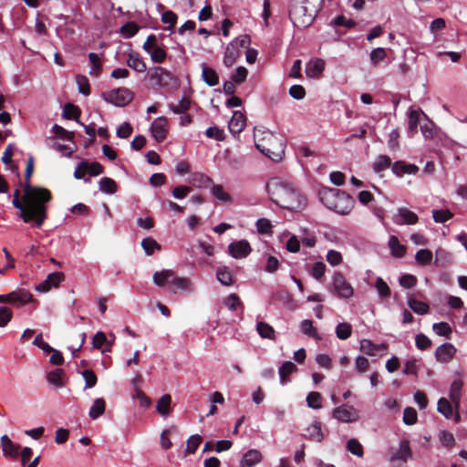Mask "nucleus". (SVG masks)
Returning a JSON list of instances; mask_svg holds the SVG:
<instances>
[{"instance_id":"1","label":"nucleus","mask_w":467,"mask_h":467,"mask_svg":"<svg viewBox=\"0 0 467 467\" xmlns=\"http://www.w3.org/2000/svg\"><path fill=\"white\" fill-rule=\"evenodd\" d=\"M271 200L283 209L299 211L306 205V197L292 183L273 179L267 184Z\"/></svg>"},{"instance_id":"2","label":"nucleus","mask_w":467,"mask_h":467,"mask_svg":"<svg viewBox=\"0 0 467 467\" xmlns=\"http://www.w3.org/2000/svg\"><path fill=\"white\" fill-rule=\"evenodd\" d=\"M20 194V190L16 189L12 201L14 207L20 211V218L26 223L33 222L36 227L40 228L47 218V203L51 200H46V197L41 194H36V197L26 199V192L22 198Z\"/></svg>"},{"instance_id":"3","label":"nucleus","mask_w":467,"mask_h":467,"mask_svg":"<svg viewBox=\"0 0 467 467\" xmlns=\"http://www.w3.org/2000/svg\"><path fill=\"white\" fill-rule=\"evenodd\" d=\"M256 149L272 161H278L285 153L283 140L270 130H254Z\"/></svg>"},{"instance_id":"4","label":"nucleus","mask_w":467,"mask_h":467,"mask_svg":"<svg viewBox=\"0 0 467 467\" xmlns=\"http://www.w3.org/2000/svg\"><path fill=\"white\" fill-rule=\"evenodd\" d=\"M319 197L324 205L339 214H348L354 206V199L338 189L325 188L319 192Z\"/></svg>"},{"instance_id":"5","label":"nucleus","mask_w":467,"mask_h":467,"mask_svg":"<svg viewBox=\"0 0 467 467\" xmlns=\"http://www.w3.org/2000/svg\"><path fill=\"white\" fill-rule=\"evenodd\" d=\"M307 4L308 0H289V17L298 28H306L314 21L316 11L310 9Z\"/></svg>"},{"instance_id":"6","label":"nucleus","mask_w":467,"mask_h":467,"mask_svg":"<svg viewBox=\"0 0 467 467\" xmlns=\"http://www.w3.org/2000/svg\"><path fill=\"white\" fill-rule=\"evenodd\" d=\"M34 171V159L30 156L26 162V167L25 171V184H24V192H26V199H32L36 197V194H41L43 197H46V200H52L51 192L44 187L40 186H32L30 182V178Z\"/></svg>"},{"instance_id":"7","label":"nucleus","mask_w":467,"mask_h":467,"mask_svg":"<svg viewBox=\"0 0 467 467\" xmlns=\"http://www.w3.org/2000/svg\"><path fill=\"white\" fill-rule=\"evenodd\" d=\"M103 99L117 107H124L133 99V92L127 88H119L102 94Z\"/></svg>"},{"instance_id":"8","label":"nucleus","mask_w":467,"mask_h":467,"mask_svg":"<svg viewBox=\"0 0 467 467\" xmlns=\"http://www.w3.org/2000/svg\"><path fill=\"white\" fill-rule=\"evenodd\" d=\"M36 302L33 294L25 288L15 290L7 295H0V303L24 306Z\"/></svg>"},{"instance_id":"9","label":"nucleus","mask_w":467,"mask_h":467,"mask_svg":"<svg viewBox=\"0 0 467 467\" xmlns=\"http://www.w3.org/2000/svg\"><path fill=\"white\" fill-rule=\"evenodd\" d=\"M333 289L340 298H350L354 294L352 285L346 280L344 275L336 272L333 275Z\"/></svg>"},{"instance_id":"10","label":"nucleus","mask_w":467,"mask_h":467,"mask_svg":"<svg viewBox=\"0 0 467 467\" xmlns=\"http://www.w3.org/2000/svg\"><path fill=\"white\" fill-rule=\"evenodd\" d=\"M150 79L155 81V84L159 87H169L172 82H176V78L166 68L161 67H156L150 73Z\"/></svg>"},{"instance_id":"11","label":"nucleus","mask_w":467,"mask_h":467,"mask_svg":"<svg viewBox=\"0 0 467 467\" xmlns=\"http://www.w3.org/2000/svg\"><path fill=\"white\" fill-rule=\"evenodd\" d=\"M252 252V247L247 240L232 242L228 245V253L235 259L247 257Z\"/></svg>"},{"instance_id":"12","label":"nucleus","mask_w":467,"mask_h":467,"mask_svg":"<svg viewBox=\"0 0 467 467\" xmlns=\"http://www.w3.org/2000/svg\"><path fill=\"white\" fill-rule=\"evenodd\" d=\"M168 124V119L165 117H159L153 120L150 126V132L156 141L162 142L166 139Z\"/></svg>"},{"instance_id":"13","label":"nucleus","mask_w":467,"mask_h":467,"mask_svg":"<svg viewBox=\"0 0 467 467\" xmlns=\"http://www.w3.org/2000/svg\"><path fill=\"white\" fill-rule=\"evenodd\" d=\"M333 417L342 422H353L358 419V413L353 406L342 405L334 409Z\"/></svg>"},{"instance_id":"14","label":"nucleus","mask_w":467,"mask_h":467,"mask_svg":"<svg viewBox=\"0 0 467 467\" xmlns=\"http://www.w3.org/2000/svg\"><path fill=\"white\" fill-rule=\"evenodd\" d=\"M65 280L63 272H54L47 276V279L36 286V291L40 293L48 292L52 287H58Z\"/></svg>"},{"instance_id":"15","label":"nucleus","mask_w":467,"mask_h":467,"mask_svg":"<svg viewBox=\"0 0 467 467\" xmlns=\"http://www.w3.org/2000/svg\"><path fill=\"white\" fill-rule=\"evenodd\" d=\"M1 448L3 454L5 458L16 459L19 455L21 446L14 443L11 439L6 435H3L0 439Z\"/></svg>"},{"instance_id":"16","label":"nucleus","mask_w":467,"mask_h":467,"mask_svg":"<svg viewBox=\"0 0 467 467\" xmlns=\"http://www.w3.org/2000/svg\"><path fill=\"white\" fill-rule=\"evenodd\" d=\"M456 351L452 344L444 343L436 348L435 358L438 362L448 363L453 358Z\"/></svg>"},{"instance_id":"17","label":"nucleus","mask_w":467,"mask_h":467,"mask_svg":"<svg viewBox=\"0 0 467 467\" xmlns=\"http://www.w3.org/2000/svg\"><path fill=\"white\" fill-rule=\"evenodd\" d=\"M246 126V117L245 115L239 111H234L233 117L229 121L228 128L230 132L233 135L239 134L244 130Z\"/></svg>"},{"instance_id":"18","label":"nucleus","mask_w":467,"mask_h":467,"mask_svg":"<svg viewBox=\"0 0 467 467\" xmlns=\"http://www.w3.org/2000/svg\"><path fill=\"white\" fill-rule=\"evenodd\" d=\"M419 222L418 215L405 207H400L398 209L397 219L395 223L400 225L409 224L414 225Z\"/></svg>"},{"instance_id":"19","label":"nucleus","mask_w":467,"mask_h":467,"mask_svg":"<svg viewBox=\"0 0 467 467\" xmlns=\"http://www.w3.org/2000/svg\"><path fill=\"white\" fill-rule=\"evenodd\" d=\"M391 171L398 177H402L404 174L415 175L419 171V167L404 161H397L391 165Z\"/></svg>"},{"instance_id":"20","label":"nucleus","mask_w":467,"mask_h":467,"mask_svg":"<svg viewBox=\"0 0 467 467\" xmlns=\"http://www.w3.org/2000/svg\"><path fill=\"white\" fill-rule=\"evenodd\" d=\"M411 450L408 440H402L400 442V449L391 457L390 462L395 464L398 461L406 462L408 459L411 458Z\"/></svg>"},{"instance_id":"21","label":"nucleus","mask_w":467,"mask_h":467,"mask_svg":"<svg viewBox=\"0 0 467 467\" xmlns=\"http://www.w3.org/2000/svg\"><path fill=\"white\" fill-rule=\"evenodd\" d=\"M263 459L262 453L255 449L248 450L240 462L241 467H254Z\"/></svg>"},{"instance_id":"22","label":"nucleus","mask_w":467,"mask_h":467,"mask_svg":"<svg viewBox=\"0 0 467 467\" xmlns=\"http://www.w3.org/2000/svg\"><path fill=\"white\" fill-rule=\"evenodd\" d=\"M216 278L225 286H230L234 283V272L226 265L219 266L216 269Z\"/></svg>"},{"instance_id":"23","label":"nucleus","mask_w":467,"mask_h":467,"mask_svg":"<svg viewBox=\"0 0 467 467\" xmlns=\"http://www.w3.org/2000/svg\"><path fill=\"white\" fill-rule=\"evenodd\" d=\"M325 69V62L320 59L310 60L306 66V74L309 78H317Z\"/></svg>"},{"instance_id":"24","label":"nucleus","mask_w":467,"mask_h":467,"mask_svg":"<svg viewBox=\"0 0 467 467\" xmlns=\"http://www.w3.org/2000/svg\"><path fill=\"white\" fill-rule=\"evenodd\" d=\"M202 80L210 87H214L219 83V76L217 72L206 66L204 63L202 65Z\"/></svg>"},{"instance_id":"25","label":"nucleus","mask_w":467,"mask_h":467,"mask_svg":"<svg viewBox=\"0 0 467 467\" xmlns=\"http://www.w3.org/2000/svg\"><path fill=\"white\" fill-rule=\"evenodd\" d=\"M463 386V382L462 379H457L453 380L450 388V399L451 402L454 404L455 408L458 410L461 401L462 396V388Z\"/></svg>"},{"instance_id":"26","label":"nucleus","mask_w":467,"mask_h":467,"mask_svg":"<svg viewBox=\"0 0 467 467\" xmlns=\"http://www.w3.org/2000/svg\"><path fill=\"white\" fill-rule=\"evenodd\" d=\"M171 284L172 285V292L176 294L178 290L182 291H192V284L191 281L186 277H179L176 276L175 273L173 272V276L171 277Z\"/></svg>"},{"instance_id":"27","label":"nucleus","mask_w":467,"mask_h":467,"mask_svg":"<svg viewBox=\"0 0 467 467\" xmlns=\"http://www.w3.org/2000/svg\"><path fill=\"white\" fill-rule=\"evenodd\" d=\"M241 51L234 47V44H229L226 47L224 56H223V64L225 67H232L237 58L240 57Z\"/></svg>"},{"instance_id":"28","label":"nucleus","mask_w":467,"mask_h":467,"mask_svg":"<svg viewBox=\"0 0 467 467\" xmlns=\"http://www.w3.org/2000/svg\"><path fill=\"white\" fill-rule=\"evenodd\" d=\"M305 436L307 437L310 441L321 442L324 439V435L321 430V423L315 421L311 426L306 428Z\"/></svg>"},{"instance_id":"29","label":"nucleus","mask_w":467,"mask_h":467,"mask_svg":"<svg viewBox=\"0 0 467 467\" xmlns=\"http://www.w3.org/2000/svg\"><path fill=\"white\" fill-rule=\"evenodd\" d=\"M64 377H65L64 369L56 368L47 373V380L48 381V383L54 385L57 388H62L65 386Z\"/></svg>"},{"instance_id":"30","label":"nucleus","mask_w":467,"mask_h":467,"mask_svg":"<svg viewBox=\"0 0 467 467\" xmlns=\"http://www.w3.org/2000/svg\"><path fill=\"white\" fill-rule=\"evenodd\" d=\"M297 370V367L291 361L285 362L279 368V377L282 385H285L289 382L288 377Z\"/></svg>"},{"instance_id":"31","label":"nucleus","mask_w":467,"mask_h":467,"mask_svg":"<svg viewBox=\"0 0 467 467\" xmlns=\"http://www.w3.org/2000/svg\"><path fill=\"white\" fill-rule=\"evenodd\" d=\"M128 66L139 73L144 72L147 68L145 62L139 53L130 54Z\"/></svg>"},{"instance_id":"32","label":"nucleus","mask_w":467,"mask_h":467,"mask_svg":"<svg viewBox=\"0 0 467 467\" xmlns=\"http://www.w3.org/2000/svg\"><path fill=\"white\" fill-rule=\"evenodd\" d=\"M173 276V271L167 269L162 270L161 272H156L153 275V282L158 286H164L168 284H171V277Z\"/></svg>"},{"instance_id":"33","label":"nucleus","mask_w":467,"mask_h":467,"mask_svg":"<svg viewBox=\"0 0 467 467\" xmlns=\"http://www.w3.org/2000/svg\"><path fill=\"white\" fill-rule=\"evenodd\" d=\"M106 410V401L102 398H98L94 400L93 405L91 406L88 416L92 420H96L102 416Z\"/></svg>"},{"instance_id":"34","label":"nucleus","mask_w":467,"mask_h":467,"mask_svg":"<svg viewBox=\"0 0 467 467\" xmlns=\"http://www.w3.org/2000/svg\"><path fill=\"white\" fill-rule=\"evenodd\" d=\"M389 246L394 257L401 258L405 255L406 247L401 244L395 235H391L389 240Z\"/></svg>"},{"instance_id":"35","label":"nucleus","mask_w":467,"mask_h":467,"mask_svg":"<svg viewBox=\"0 0 467 467\" xmlns=\"http://www.w3.org/2000/svg\"><path fill=\"white\" fill-rule=\"evenodd\" d=\"M379 349H387V345H376L369 339H362L360 341V350L368 356H374Z\"/></svg>"},{"instance_id":"36","label":"nucleus","mask_w":467,"mask_h":467,"mask_svg":"<svg viewBox=\"0 0 467 467\" xmlns=\"http://www.w3.org/2000/svg\"><path fill=\"white\" fill-rule=\"evenodd\" d=\"M425 114L421 109H411L409 113V130L414 134L417 132L418 125L420 122V116Z\"/></svg>"},{"instance_id":"37","label":"nucleus","mask_w":467,"mask_h":467,"mask_svg":"<svg viewBox=\"0 0 467 467\" xmlns=\"http://www.w3.org/2000/svg\"><path fill=\"white\" fill-rule=\"evenodd\" d=\"M451 262V255L449 252L442 248H439L435 252L434 264L439 267H445Z\"/></svg>"},{"instance_id":"38","label":"nucleus","mask_w":467,"mask_h":467,"mask_svg":"<svg viewBox=\"0 0 467 467\" xmlns=\"http://www.w3.org/2000/svg\"><path fill=\"white\" fill-rule=\"evenodd\" d=\"M62 115L67 119H75L78 123H80L78 119L81 115V110L78 106L72 103H67L65 105Z\"/></svg>"},{"instance_id":"39","label":"nucleus","mask_w":467,"mask_h":467,"mask_svg":"<svg viewBox=\"0 0 467 467\" xmlns=\"http://www.w3.org/2000/svg\"><path fill=\"white\" fill-rule=\"evenodd\" d=\"M256 330L261 337L263 338H268V339H275V332L272 326L269 324L259 321L256 324Z\"/></svg>"},{"instance_id":"40","label":"nucleus","mask_w":467,"mask_h":467,"mask_svg":"<svg viewBox=\"0 0 467 467\" xmlns=\"http://www.w3.org/2000/svg\"><path fill=\"white\" fill-rule=\"evenodd\" d=\"M391 159L387 155H379L372 164L373 171L379 173L391 167Z\"/></svg>"},{"instance_id":"41","label":"nucleus","mask_w":467,"mask_h":467,"mask_svg":"<svg viewBox=\"0 0 467 467\" xmlns=\"http://www.w3.org/2000/svg\"><path fill=\"white\" fill-rule=\"evenodd\" d=\"M171 402V397L170 394L162 395L157 402V405H156L157 411L162 416H167L171 411V410H170Z\"/></svg>"},{"instance_id":"42","label":"nucleus","mask_w":467,"mask_h":467,"mask_svg":"<svg viewBox=\"0 0 467 467\" xmlns=\"http://www.w3.org/2000/svg\"><path fill=\"white\" fill-rule=\"evenodd\" d=\"M438 411L442 414L446 419H451L453 415V409L451 403L446 398H441L437 404Z\"/></svg>"},{"instance_id":"43","label":"nucleus","mask_w":467,"mask_h":467,"mask_svg":"<svg viewBox=\"0 0 467 467\" xmlns=\"http://www.w3.org/2000/svg\"><path fill=\"white\" fill-rule=\"evenodd\" d=\"M202 442V438L199 434H194L189 437L186 441L185 456L188 454H193L197 451L200 444Z\"/></svg>"},{"instance_id":"44","label":"nucleus","mask_w":467,"mask_h":467,"mask_svg":"<svg viewBox=\"0 0 467 467\" xmlns=\"http://www.w3.org/2000/svg\"><path fill=\"white\" fill-rule=\"evenodd\" d=\"M141 247L147 255H152L155 250H161V246L151 237L143 238L141 241Z\"/></svg>"},{"instance_id":"45","label":"nucleus","mask_w":467,"mask_h":467,"mask_svg":"<svg viewBox=\"0 0 467 467\" xmlns=\"http://www.w3.org/2000/svg\"><path fill=\"white\" fill-rule=\"evenodd\" d=\"M336 335L341 340L349 338L352 335V326L347 322L337 324L336 327Z\"/></svg>"},{"instance_id":"46","label":"nucleus","mask_w":467,"mask_h":467,"mask_svg":"<svg viewBox=\"0 0 467 467\" xmlns=\"http://www.w3.org/2000/svg\"><path fill=\"white\" fill-rule=\"evenodd\" d=\"M408 306L416 313L419 315H424L429 312V306L428 304L419 301L415 298H409L408 300Z\"/></svg>"},{"instance_id":"47","label":"nucleus","mask_w":467,"mask_h":467,"mask_svg":"<svg viewBox=\"0 0 467 467\" xmlns=\"http://www.w3.org/2000/svg\"><path fill=\"white\" fill-rule=\"evenodd\" d=\"M116 182L109 177H104L99 181V190L103 192L113 194L117 192Z\"/></svg>"},{"instance_id":"48","label":"nucleus","mask_w":467,"mask_h":467,"mask_svg":"<svg viewBox=\"0 0 467 467\" xmlns=\"http://www.w3.org/2000/svg\"><path fill=\"white\" fill-rule=\"evenodd\" d=\"M149 54L150 55L151 60L154 63H158V64L162 63L167 57V51L163 45H162V47H160V46L156 47Z\"/></svg>"},{"instance_id":"49","label":"nucleus","mask_w":467,"mask_h":467,"mask_svg":"<svg viewBox=\"0 0 467 467\" xmlns=\"http://www.w3.org/2000/svg\"><path fill=\"white\" fill-rule=\"evenodd\" d=\"M81 375L85 380V389H92L97 385L98 377L92 369H85Z\"/></svg>"},{"instance_id":"50","label":"nucleus","mask_w":467,"mask_h":467,"mask_svg":"<svg viewBox=\"0 0 467 467\" xmlns=\"http://www.w3.org/2000/svg\"><path fill=\"white\" fill-rule=\"evenodd\" d=\"M432 252L429 249H420L416 253L415 259L421 265H429L432 260Z\"/></svg>"},{"instance_id":"51","label":"nucleus","mask_w":467,"mask_h":467,"mask_svg":"<svg viewBox=\"0 0 467 467\" xmlns=\"http://www.w3.org/2000/svg\"><path fill=\"white\" fill-rule=\"evenodd\" d=\"M387 57V51L383 47L374 48L370 54L369 58L374 67H377L379 62L383 61Z\"/></svg>"},{"instance_id":"52","label":"nucleus","mask_w":467,"mask_h":467,"mask_svg":"<svg viewBox=\"0 0 467 467\" xmlns=\"http://www.w3.org/2000/svg\"><path fill=\"white\" fill-rule=\"evenodd\" d=\"M423 117L425 118V122L420 124V131L426 139H431L435 134L434 123L428 119L426 114H423Z\"/></svg>"},{"instance_id":"53","label":"nucleus","mask_w":467,"mask_h":467,"mask_svg":"<svg viewBox=\"0 0 467 467\" xmlns=\"http://www.w3.org/2000/svg\"><path fill=\"white\" fill-rule=\"evenodd\" d=\"M139 26L134 22H128L120 27V33L126 38L134 36L139 32Z\"/></svg>"},{"instance_id":"54","label":"nucleus","mask_w":467,"mask_h":467,"mask_svg":"<svg viewBox=\"0 0 467 467\" xmlns=\"http://www.w3.org/2000/svg\"><path fill=\"white\" fill-rule=\"evenodd\" d=\"M52 131L56 136L65 140L71 141L75 137V133L73 131H68L57 124H55L52 127Z\"/></svg>"},{"instance_id":"55","label":"nucleus","mask_w":467,"mask_h":467,"mask_svg":"<svg viewBox=\"0 0 467 467\" xmlns=\"http://www.w3.org/2000/svg\"><path fill=\"white\" fill-rule=\"evenodd\" d=\"M375 287L380 298H387L390 296V288L381 277L376 279Z\"/></svg>"},{"instance_id":"56","label":"nucleus","mask_w":467,"mask_h":467,"mask_svg":"<svg viewBox=\"0 0 467 467\" xmlns=\"http://www.w3.org/2000/svg\"><path fill=\"white\" fill-rule=\"evenodd\" d=\"M452 216L453 213L448 209L432 211V217L435 223H445L452 218Z\"/></svg>"},{"instance_id":"57","label":"nucleus","mask_w":467,"mask_h":467,"mask_svg":"<svg viewBox=\"0 0 467 467\" xmlns=\"http://www.w3.org/2000/svg\"><path fill=\"white\" fill-rule=\"evenodd\" d=\"M88 58L92 65L89 74L99 76L102 70V64L99 57L96 53H89Z\"/></svg>"},{"instance_id":"58","label":"nucleus","mask_w":467,"mask_h":467,"mask_svg":"<svg viewBox=\"0 0 467 467\" xmlns=\"http://www.w3.org/2000/svg\"><path fill=\"white\" fill-rule=\"evenodd\" d=\"M321 400L322 396L317 391H312L306 397L307 406L315 410L320 409L322 407Z\"/></svg>"},{"instance_id":"59","label":"nucleus","mask_w":467,"mask_h":467,"mask_svg":"<svg viewBox=\"0 0 467 467\" xmlns=\"http://www.w3.org/2000/svg\"><path fill=\"white\" fill-rule=\"evenodd\" d=\"M191 107V99L183 97L177 105H171V109L175 114H182L186 112Z\"/></svg>"},{"instance_id":"60","label":"nucleus","mask_w":467,"mask_h":467,"mask_svg":"<svg viewBox=\"0 0 467 467\" xmlns=\"http://www.w3.org/2000/svg\"><path fill=\"white\" fill-rule=\"evenodd\" d=\"M347 449L354 455L362 457L364 454L363 447L357 439H350L348 441Z\"/></svg>"},{"instance_id":"61","label":"nucleus","mask_w":467,"mask_h":467,"mask_svg":"<svg viewBox=\"0 0 467 467\" xmlns=\"http://www.w3.org/2000/svg\"><path fill=\"white\" fill-rule=\"evenodd\" d=\"M418 420V414L414 408L407 407L403 411V422L406 425H413Z\"/></svg>"},{"instance_id":"62","label":"nucleus","mask_w":467,"mask_h":467,"mask_svg":"<svg viewBox=\"0 0 467 467\" xmlns=\"http://www.w3.org/2000/svg\"><path fill=\"white\" fill-rule=\"evenodd\" d=\"M432 329L437 335L446 337L447 338H449L451 334V327L446 322L433 324Z\"/></svg>"},{"instance_id":"63","label":"nucleus","mask_w":467,"mask_h":467,"mask_svg":"<svg viewBox=\"0 0 467 467\" xmlns=\"http://www.w3.org/2000/svg\"><path fill=\"white\" fill-rule=\"evenodd\" d=\"M205 135L210 139H214L217 141H223L225 134L223 130L219 129L217 126L210 127L206 130Z\"/></svg>"},{"instance_id":"64","label":"nucleus","mask_w":467,"mask_h":467,"mask_svg":"<svg viewBox=\"0 0 467 467\" xmlns=\"http://www.w3.org/2000/svg\"><path fill=\"white\" fill-rule=\"evenodd\" d=\"M212 194L218 200L228 202L231 201V196L228 192H226L222 185H213L212 190Z\"/></svg>"}]
</instances>
